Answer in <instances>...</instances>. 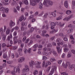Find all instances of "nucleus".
Returning <instances> with one entry per match:
<instances>
[{"label": "nucleus", "instance_id": "f704fd0d", "mask_svg": "<svg viewBox=\"0 0 75 75\" xmlns=\"http://www.w3.org/2000/svg\"><path fill=\"white\" fill-rule=\"evenodd\" d=\"M8 10H9V9H8V8H7L6 9H5V11L6 13H7L8 12Z\"/></svg>", "mask_w": 75, "mask_h": 75}, {"label": "nucleus", "instance_id": "052dcab7", "mask_svg": "<svg viewBox=\"0 0 75 75\" xmlns=\"http://www.w3.org/2000/svg\"><path fill=\"white\" fill-rule=\"evenodd\" d=\"M3 57L4 58H6L7 57V54H4L3 55Z\"/></svg>", "mask_w": 75, "mask_h": 75}, {"label": "nucleus", "instance_id": "37998d69", "mask_svg": "<svg viewBox=\"0 0 75 75\" xmlns=\"http://www.w3.org/2000/svg\"><path fill=\"white\" fill-rule=\"evenodd\" d=\"M18 52H22V49H19L18 50Z\"/></svg>", "mask_w": 75, "mask_h": 75}, {"label": "nucleus", "instance_id": "cd10ccee", "mask_svg": "<svg viewBox=\"0 0 75 75\" xmlns=\"http://www.w3.org/2000/svg\"><path fill=\"white\" fill-rule=\"evenodd\" d=\"M2 47L3 48V47H7V45H6V44L4 43L2 44Z\"/></svg>", "mask_w": 75, "mask_h": 75}, {"label": "nucleus", "instance_id": "a878e982", "mask_svg": "<svg viewBox=\"0 0 75 75\" xmlns=\"http://www.w3.org/2000/svg\"><path fill=\"white\" fill-rule=\"evenodd\" d=\"M68 67H69V69L71 70V69H72V68H73V66H72V65H70Z\"/></svg>", "mask_w": 75, "mask_h": 75}, {"label": "nucleus", "instance_id": "f257e3e1", "mask_svg": "<svg viewBox=\"0 0 75 75\" xmlns=\"http://www.w3.org/2000/svg\"><path fill=\"white\" fill-rule=\"evenodd\" d=\"M57 45L58 46L56 47V48L57 50V52L58 54H60V53H61V50H62L61 49H60V47H61L60 45H63V42L57 43Z\"/></svg>", "mask_w": 75, "mask_h": 75}, {"label": "nucleus", "instance_id": "20e7f679", "mask_svg": "<svg viewBox=\"0 0 75 75\" xmlns=\"http://www.w3.org/2000/svg\"><path fill=\"white\" fill-rule=\"evenodd\" d=\"M72 17H73L72 15H70L68 17L65 18L63 19V20H64V21H69Z\"/></svg>", "mask_w": 75, "mask_h": 75}, {"label": "nucleus", "instance_id": "39448f33", "mask_svg": "<svg viewBox=\"0 0 75 75\" xmlns=\"http://www.w3.org/2000/svg\"><path fill=\"white\" fill-rule=\"evenodd\" d=\"M44 5H45L46 7H48L49 4H48V1L47 0H45L43 2Z\"/></svg>", "mask_w": 75, "mask_h": 75}, {"label": "nucleus", "instance_id": "1a4fd4ad", "mask_svg": "<svg viewBox=\"0 0 75 75\" xmlns=\"http://www.w3.org/2000/svg\"><path fill=\"white\" fill-rule=\"evenodd\" d=\"M23 19H24V16L23 15H22L20 17L19 21H20L21 22V21H23Z\"/></svg>", "mask_w": 75, "mask_h": 75}, {"label": "nucleus", "instance_id": "9b49d317", "mask_svg": "<svg viewBox=\"0 0 75 75\" xmlns=\"http://www.w3.org/2000/svg\"><path fill=\"white\" fill-rule=\"evenodd\" d=\"M10 38H12V34H10L9 36H8L7 38L8 41H10Z\"/></svg>", "mask_w": 75, "mask_h": 75}, {"label": "nucleus", "instance_id": "412c9836", "mask_svg": "<svg viewBox=\"0 0 75 75\" xmlns=\"http://www.w3.org/2000/svg\"><path fill=\"white\" fill-rule=\"evenodd\" d=\"M41 62H38L37 61H36L35 62V64L36 65H40L41 64Z\"/></svg>", "mask_w": 75, "mask_h": 75}, {"label": "nucleus", "instance_id": "603ef678", "mask_svg": "<svg viewBox=\"0 0 75 75\" xmlns=\"http://www.w3.org/2000/svg\"><path fill=\"white\" fill-rule=\"evenodd\" d=\"M4 5L5 6H6V5H8L9 4V3H7L6 2H4L3 3Z\"/></svg>", "mask_w": 75, "mask_h": 75}, {"label": "nucleus", "instance_id": "423d86ee", "mask_svg": "<svg viewBox=\"0 0 75 75\" xmlns=\"http://www.w3.org/2000/svg\"><path fill=\"white\" fill-rule=\"evenodd\" d=\"M9 25L10 27L11 28H12L13 26H14V25H15V23L14 22H13L11 20L10 23H9Z\"/></svg>", "mask_w": 75, "mask_h": 75}, {"label": "nucleus", "instance_id": "864d4df0", "mask_svg": "<svg viewBox=\"0 0 75 75\" xmlns=\"http://www.w3.org/2000/svg\"><path fill=\"white\" fill-rule=\"evenodd\" d=\"M43 51L44 52H45L47 51V48L46 47H44L43 49Z\"/></svg>", "mask_w": 75, "mask_h": 75}, {"label": "nucleus", "instance_id": "c756f323", "mask_svg": "<svg viewBox=\"0 0 75 75\" xmlns=\"http://www.w3.org/2000/svg\"><path fill=\"white\" fill-rule=\"evenodd\" d=\"M26 34H27V32L25 31L23 33V37L25 36V35Z\"/></svg>", "mask_w": 75, "mask_h": 75}, {"label": "nucleus", "instance_id": "393cba45", "mask_svg": "<svg viewBox=\"0 0 75 75\" xmlns=\"http://www.w3.org/2000/svg\"><path fill=\"white\" fill-rule=\"evenodd\" d=\"M68 48H65L64 49V51L65 52H68Z\"/></svg>", "mask_w": 75, "mask_h": 75}, {"label": "nucleus", "instance_id": "dca6fc26", "mask_svg": "<svg viewBox=\"0 0 75 75\" xmlns=\"http://www.w3.org/2000/svg\"><path fill=\"white\" fill-rule=\"evenodd\" d=\"M42 54L44 55H45L46 56H48V52H43Z\"/></svg>", "mask_w": 75, "mask_h": 75}, {"label": "nucleus", "instance_id": "7c9ffc66", "mask_svg": "<svg viewBox=\"0 0 75 75\" xmlns=\"http://www.w3.org/2000/svg\"><path fill=\"white\" fill-rule=\"evenodd\" d=\"M51 68V67H49L47 69V72H49V71H50V69Z\"/></svg>", "mask_w": 75, "mask_h": 75}, {"label": "nucleus", "instance_id": "ddd939ff", "mask_svg": "<svg viewBox=\"0 0 75 75\" xmlns=\"http://www.w3.org/2000/svg\"><path fill=\"white\" fill-rule=\"evenodd\" d=\"M64 6L66 8H68V1H65L64 3Z\"/></svg>", "mask_w": 75, "mask_h": 75}, {"label": "nucleus", "instance_id": "2f4dec72", "mask_svg": "<svg viewBox=\"0 0 75 75\" xmlns=\"http://www.w3.org/2000/svg\"><path fill=\"white\" fill-rule=\"evenodd\" d=\"M42 58V59H43V60H45V59H47V57L44 56H43Z\"/></svg>", "mask_w": 75, "mask_h": 75}, {"label": "nucleus", "instance_id": "3c124183", "mask_svg": "<svg viewBox=\"0 0 75 75\" xmlns=\"http://www.w3.org/2000/svg\"><path fill=\"white\" fill-rule=\"evenodd\" d=\"M26 36H25L23 39V41H25V40H26Z\"/></svg>", "mask_w": 75, "mask_h": 75}, {"label": "nucleus", "instance_id": "5701e85b", "mask_svg": "<svg viewBox=\"0 0 75 75\" xmlns=\"http://www.w3.org/2000/svg\"><path fill=\"white\" fill-rule=\"evenodd\" d=\"M52 15L54 17H56V16H57L56 13H55L54 12L52 13Z\"/></svg>", "mask_w": 75, "mask_h": 75}, {"label": "nucleus", "instance_id": "c9c22d12", "mask_svg": "<svg viewBox=\"0 0 75 75\" xmlns=\"http://www.w3.org/2000/svg\"><path fill=\"white\" fill-rule=\"evenodd\" d=\"M52 53L54 55H57V52H56L54 50L53 51Z\"/></svg>", "mask_w": 75, "mask_h": 75}, {"label": "nucleus", "instance_id": "72a5a7b5", "mask_svg": "<svg viewBox=\"0 0 75 75\" xmlns=\"http://www.w3.org/2000/svg\"><path fill=\"white\" fill-rule=\"evenodd\" d=\"M56 24L55 23H51V26H55V25Z\"/></svg>", "mask_w": 75, "mask_h": 75}, {"label": "nucleus", "instance_id": "b1692460", "mask_svg": "<svg viewBox=\"0 0 75 75\" xmlns=\"http://www.w3.org/2000/svg\"><path fill=\"white\" fill-rule=\"evenodd\" d=\"M24 3L26 5H28V2L27 0H25Z\"/></svg>", "mask_w": 75, "mask_h": 75}, {"label": "nucleus", "instance_id": "4c0bfd02", "mask_svg": "<svg viewBox=\"0 0 75 75\" xmlns=\"http://www.w3.org/2000/svg\"><path fill=\"white\" fill-rule=\"evenodd\" d=\"M21 25H22V26H24V25H26V24L25 25V23L23 22H22L21 23Z\"/></svg>", "mask_w": 75, "mask_h": 75}, {"label": "nucleus", "instance_id": "a19ab883", "mask_svg": "<svg viewBox=\"0 0 75 75\" xmlns=\"http://www.w3.org/2000/svg\"><path fill=\"white\" fill-rule=\"evenodd\" d=\"M36 68H40L41 67V66L39 64H38V65H36Z\"/></svg>", "mask_w": 75, "mask_h": 75}, {"label": "nucleus", "instance_id": "4468645a", "mask_svg": "<svg viewBox=\"0 0 75 75\" xmlns=\"http://www.w3.org/2000/svg\"><path fill=\"white\" fill-rule=\"evenodd\" d=\"M10 29H7L6 31V34L7 35H8L10 33Z\"/></svg>", "mask_w": 75, "mask_h": 75}, {"label": "nucleus", "instance_id": "c03bdc74", "mask_svg": "<svg viewBox=\"0 0 75 75\" xmlns=\"http://www.w3.org/2000/svg\"><path fill=\"white\" fill-rule=\"evenodd\" d=\"M71 52L74 54H75V50H71Z\"/></svg>", "mask_w": 75, "mask_h": 75}, {"label": "nucleus", "instance_id": "4be33fe9", "mask_svg": "<svg viewBox=\"0 0 75 75\" xmlns=\"http://www.w3.org/2000/svg\"><path fill=\"white\" fill-rule=\"evenodd\" d=\"M56 61V60L54 58H51L50 59L51 62H54V61Z\"/></svg>", "mask_w": 75, "mask_h": 75}, {"label": "nucleus", "instance_id": "0eeeda50", "mask_svg": "<svg viewBox=\"0 0 75 75\" xmlns=\"http://www.w3.org/2000/svg\"><path fill=\"white\" fill-rule=\"evenodd\" d=\"M42 33L41 34V36L43 37H45V35L44 34H45L47 33V31L46 30H43L42 31Z\"/></svg>", "mask_w": 75, "mask_h": 75}, {"label": "nucleus", "instance_id": "473e14b6", "mask_svg": "<svg viewBox=\"0 0 75 75\" xmlns=\"http://www.w3.org/2000/svg\"><path fill=\"white\" fill-rule=\"evenodd\" d=\"M17 70L18 73L20 74V67L18 66V67Z\"/></svg>", "mask_w": 75, "mask_h": 75}, {"label": "nucleus", "instance_id": "4d7b16f0", "mask_svg": "<svg viewBox=\"0 0 75 75\" xmlns=\"http://www.w3.org/2000/svg\"><path fill=\"white\" fill-rule=\"evenodd\" d=\"M54 38H55V36H53L51 38H50L51 40V41H53V40H54Z\"/></svg>", "mask_w": 75, "mask_h": 75}, {"label": "nucleus", "instance_id": "58836bf2", "mask_svg": "<svg viewBox=\"0 0 75 75\" xmlns=\"http://www.w3.org/2000/svg\"><path fill=\"white\" fill-rule=\"evenodd\" d=\"M14 43L15 44H16L17 43V40L14 39Z\"/></svg>", "mask_w": 75, "mask_h": 75}, {"label": "nucleus", "instance_id": "bf43d9fd", "mask_svg": "<svg viewBox=\"0 0 75 75\" xmlns=\"http://www.w3.org/2000/svg\"><path fill=\"white\" fill-rule=\"evenodd\" d=\"M57 30H55L54 29L53 30H52V33H56L57 32Z\"/></svg>", "mask_w": 75, "mask_h": 75}, {"label": "nucleus", "instance_id": "79ce46f5", "mask_svg": "<svg viewBox=\"0 0 75 75\" xmlns=\"http://www.w3.org/2000/svg\"><path fill=\"white\" fill-rule=\"evenodd\" d=\"M62 75H68V74H66L65 72H63L61 73Z\"/></svg>", "mask_w": 75, "mask_h": 75}, {"label": "nucleus", "instance_id": "bb28decb", "mask_svg": "<svg viewBox=\"0 0 75 75\" xmlns=\"http://www.w3.org/2000/svg\"><path fill=\"white\" fill-rule=\"evenodd\" d=\"M13 70V71L15 72V73H17V69L16 67H14Z\"/></svg>", "mask_w": 75, "mask_h": 75}, {"label": "nucleus", "instance_id": "de8ad7c7", "mask_svg": "<svg viewBox=\"0 0 75 75\" xmlns=\"http://www.w3.org/2000/svg\"><path fill=\"white\" fill-rule=\"evenodd\" d=\"M6 36L5 35H4V37H3V41H5L6 40Z\"/></svg>", "mask_w": 75, "mask_h": 75}, {"label": "nucleus", "instance_id": "a18cd8bd", "mask_svg": "<svg viewBox=\"0 0 75 75\" xmlns=\"http://www.w3.org/2000/svg\"><path fill=\"white\" fill-rule=\"evenodd\" d=\"M38 46V45H37V44H36L35 45H34L33 46V48H37Z\"/></svg>", "mask_w": 75, "mask_h": 75}, {"label": "nucleus", "instance_id": "338daca9", "mask_svg": "<svg viewBox=\"0 0 75 75\" xmlns=\"http://www.w3.org/2000/svg\"><path fill=\"white\" fill-rule=\"evenodd\" d=\"M70 39H74V37H73V36L72 35H70Z\"/></svg>", "mask_w": 75, "mask_h": 75}, {"label": "nucleus", "instance_id": "9d476101", "mask_svg": "<svg viewBox=\"0 0 75 75\" xmlns=\"http://www.w3.org/2000/svg\"><path fill=\"white\" fill-rule=\"evenodd\" d=\"M30 70L29 68L28 69H23V72L24 73V71H25V72H28V71Z\"/></svg>", "mask_w": 75, "mask_h": 75}, {"label": "nucleus", "instance_id": "774afa93", "mask_svg": "<svg viewBox=\"0 0 75 75\" xmlns=\"http://www.w3.org/2000/svg\"><path fill=\"white\" fill-rule=\"evenodd\" d=\"M72 4L73 6H75V1H72Z\"/></svg>", "mask_w": 75, "mask_h": 75}, {"label": "nucleus", "instance_id": "69168bd1", "mask_svg": "<svg viewBox=\"0 0 75 75\" xmlns=\"http://www.w3.org/2000/svg\"><path fill=\"white\" fill-rule=\"evenodd\" d=\"M61 22H56V23L57 25H59V24H61Z\"/></svg>", "mask_w": 75, "mask_h": 75}, {"label": "nucleus", "instance_id": "2eb2a0df", "mask_svg": "<svg viewBox=\"0 0 75 75\" xmlns=\"http://www.w3.org/2000/svg\"><path fill=\"white\" fill-rule=\"evenodd\" d=\"M48 4L49 6L50 5H52L53 4V2L50 1H48Z\"/></svg>", "mask_w": 75, "mask_h": 75}, {"label": "nucleus", "instance_id": "09e8293b", "mask_svg": "<svg viewBox=\"0 0 75 75\" xmlns=\"http://www.w3.org/2000/svg\"><path fill=\"white\" fill-rule=\"evenodd\" d=\"M15 72L14 71H11V74L12 75H15Z\"/></svg>", "mask_w": 75, "mask_h": 75}, {"label": "nucleus", "instance_id": "f03ea898", "mask_svg": "<svg viewBox=\"0 0 75 75\" xmlns=\"http://www.w3.org/2000/svg\"><path fill=\"white\" fill-rule=\"evenodd\" d=\"M36 4H37V3L35 0H31L30 1V4L31 6H35L36 5Z\"/></svg>", "mask_w": 75, "mask_h": 75}, {"label": "nucleus", "instance_id": "c85d7f7f", "mask_svg": "<svg viewBox=\"0 0 75 75\" xmlns=\"http://www.w3.org/2000/svg\"><path fill=\"white\" fill-rule=\"evenodd\" d=\"M66 65H67V67H69V65H71V64H70V63L69 62H66Z\"/></svg>", "mask_w": 75, "mask_h": 75}, {"label": "nucleus", "instance_id": "e2e57ef3", "mask_svg": "<svg viewBox=\"0 0 75 75\" xmlns=\"http://www.w3.org/2000/svg\"><path fill=\"white\" fill-rule=\"evenodd\" d=\"M61 41V39H57L56 40V42H60Z\"/></svg>", "mask_w": 75, "mask_h": 75}, {"label": "nucleus", "instance_id": "ea45409f", "mask_svg": "<svg viewBox=\"0 0 75 75\" xmlns=\"http://www.w3.org/2000/svg\"><path fill=\"white\" fill-rule=\"evenodd\" d=\"M45 61H43V63L42 65V67H45Z\"/></svg>", "mask_w": 75, "mask_h": 75}, {"label": "nucleus", "instance_id": "6e6d98bb", "mask_svg": "<svg viewBox=\"0 0 75 75\" xmlns=\"http://www.w3.org/2000/svg\"><path fill=\"white\" fill-rule=\"evenodd\" d=\"M0 32H1V33H3V28H0Z\"/></svg>", "mask_w": 75, "mask_h": 75}, {"label": "nucleus", "instance_id": "5fc2aeb1", "mask_svg": "<svg viewBox=\"0 0 75 75\" xmlns=\"http://www.w3.org/2000/svg\"><path fill=\"white\" fill-rule=\"evenodd\" d=\"M33 44V41L32 40H30V43H28V45H31V44Z\"/></svg>", "mask_w": 75, "mask_h": 75}, {"label": "nucleus", "instance_id": "13d9d810", "mask_svg": "<svg viewBox=\"0 0 75 75\" xmlns=\"http://www.w3.org/2000/svg\"><path fill=\"white\" fill-rule=\"evenodd\" d=\"M52 45L51 44H48L47 46V47H52Z\"/></svg>", "mask_w": 75, "mask_h": 75}, {"label": "nucleus", "instance_id": "6ab92c4d", "mask_svg": "<svg viewBox=\"0 0 75 75\" xmlns=\"http://www.w3.org/2000/svg\"><path fill=\"white\" fill-rule=\"evenodd\" d=\"M62 66V67H63L64 68H67V65L66 64H65L64 62L63 63Z\"/></svg>", "mask_w": 75, "mask_h": 75}, {"label": "nucleus", "instance_id": "f3484780", "mask_svg": "<svg viewBox=\"0 0 75 75\" xmlns=\"http://www.w3.org/2000/svg\"><path fill=\"white\" fill-rule=\"evenodd\" d=\"M0 10L1 11H4L5 10V8L3 7H1L0 8Z\"/></svg>", "mask_w": 75, "mask_h": 75}, {"label": "nucleus", "instance_id": "f8f14e48", "mask_svg": "<svg viewBox=\"0 0 75 75\" xmlns=\"http://www.w3.org/2000/svg\"><path fill=\"white\" fill-rule=\"evenodd\" d=\"M39 5L40 8L41 10H42V3L41 2L39 3Z\"/></svg>", "mask_w": 75, "mask_h": 75}, {"label": "nucleus", "instance_id": "a211bd4d", "mask_svg": "<svg viewBox=\"0 0 75 75\" xmlns=\"http://www.w3.org/2000/svg\"><path fill=\"white\" fill-rule=\"evenodd\" d=\"M66 13L67 14H71V11L70 10L67 11L66 12Z\"/></svg>", "mask_w": 75, "mask_h": 75}, {"label": "nucleus", "instance_id": "e433bc0d", "mask_svg": "<svg viewBox=\"0 0 75 75\" xmlns=\"http://www.w3.org/2000/svg\"><path fill=\"white\" fill-rule=\"evenodd\" d=\"M62 18V17L61 16H60L56 18L57 20H59Z\"/></svg>", "mask_w": 75, "mask_h": 75}, {"label": "nucleus", "instance_id": "8fccbe9b", "mask_svg": "<svg viewBox=\"0 0 75 75\" xmlns=\"http://www.w3.org/2000/svg\"><path fill=\"white\" fill-rule=\"evenodd\" d=\"M34 18V16L33 15H31L29 17L30 19H32V18Z\"/></svg>", "mask_w": 75, "mask_h": 75}, {"label": "nucleus", "instance_id": "aec40b11", "mask_svg": "<svg viewBox=\"0 0 75 75\" xmlns=\"http://www.w3.org/2000/svg\"><path fill=\"white\" fill-rule=\"evenodd\" d=\"M37 74H38V71L37 70H35L34 71V75H36Z\"/></svg>", "mask_w": 75, "mask_h": 75}, {"label": "nucleus", "instance_id": "49530a36", "mask_svg": "<svg viewBox=\"0 0 75 75\" xmlns=\"http://www.w3.org/2000/svg\"><path fill=\"white\" fill-rule=\"evenodd\" d=\"M71 57V54L69 53L67 54V58H70Z\"/></svg>", "mask_w": 75, "mask_h": 75}, {"label": "nucleus", "instance_id": "6e6552de", "mask_svg": "<svg viewBox=\"0 0 75 75\" xmlns=\"http://www.w3.org/2000/svg\"><path fill=\"white\" fill-rule=\"evenodd\" d=\"M34 62L33 61H31L30 62H29L30 67H33V65H34Z\"/></svg>", "mask_w": 75, "mask_h": 75}, {"label": "nucleus", "instance_id": "680f3d73", "mask_svg": "<svg viewBox=\"0 0 75 75\" xmlns=\"http://www.w3.org/2000/svg\"><path fill=\"white\" fill-rule=\"evenodd\" d=\"M38 48H42V45H39L38 46Z\"/></svg>", "mask_w": 75, "mask_h": 75}, {"label": "nucleus", "instance_id": "7ed1b4c3", "mask_svg": "<svg viewBox=\"0 0 75 75\" xmlns=\"http://www.w3.org/2000/svg\"><path fill=\"white\" fill-rule=\"evenodd\" d=\"M25 60V58L24 57H22L18 59V62H19V63H21V62H24Z\"/></svg>", "mask_w": 75, "mask_h": 75}, {"label": "nucleus", "instance_id": "0e129e2a", "mask_svg": "<svg viewBox=\"0 0 75 75\" xmlns=\"http://www.w3.org/2000/svg\"><path fill=\"white\" fill-rule=\"evenodd\" d=\"M52 45L54 46H56V43L54 42H52Z\"/></svg>", "mask_w": 75, "mask_h": 75}]
</instances>
